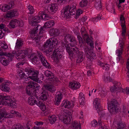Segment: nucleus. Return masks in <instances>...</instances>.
<instances>
[{
  "mask_svg": "<svg viewBox=\"0 0 129 129\" xmlns=\"http://www.w3.org/2000/svg\"><path fill=\"white\" fill-rule=\"evenodd\" d=\"M38 106L42 110H44L46 109V106L43 103V102H41L40 101H39L38 103L37 102V104Z\"/></svg>",
  "mask_w": 129,
  "mask_h": 129,
  "instance_id": "obj_45",
  "label": "nucleus"
},
{
  "mask_svg": "<svg viewBox=\"0 0 129 129\" xmlns=\"http://www.w3.org/2000/svg\"><path fill=\"white\" fill-rule=\"evenodd\" d=\"M42 95L40 97V99L43 101H45L47 99L48 93L45 90H43L42 92Z\"/></svg>",
  "mask_w": 129,
  "mask_h": 129,
  "instance_id": "obj_35",
  "label": "nucleus"
},
{
  "mask_svg": "<svg viewBox=\"0 0 129 129\" xmlns=\"http://www.w3.org/2000/svg\"><path fill=\"white\" fill-rule=\"evenodd\" d=\"M38 56L42 63L43 65L46 68L49 69L51 68V66L49 64L47 61L45 57L43 56L42 53L40 51H37Z\"/></svg>",
  "mask_w": 129,
  "mask_h": 129,
  "instance_id": "obj_10",
  "label": "nucleus"
},
{
  "mask_svg": "<svg viewBox=\"0 0 129 129\" xmlns=\"http://www.w3.org/2000/svg\"><path fill=\"white\" fill-rule=\"evenodd\" d=\"M74 7L76 8V6L75 4L73 3L70 5H68L65 7L63 9L64 14V17L66 18H69V15L68 14V11L69 8H72Z\"/></svg>",
  "mask_w": 129,
  "mask_h": 129,
  "instance_id": "obj_18",
  "label": "nucleus"
},
{
  "mask_svg": "<svg viewBox=\"0 0 129 129\" xmlns=\"http://www.w3.org/2000/svg\"><path fill=\"white\" fill-rule=\"evenodd\" d=\"M112 80V79L110 78L109 76H106L105 78V77L104 81L105 82L109 83Z\"/></svg>",
  "mask_w": 129,
  "mask_h": 129,
  "instance_id": "obj_62",
  "label": "nucleus"
},
{
  "mask_svg": "<svg viewBox=\"0 0 129 129\" xmlns=\"http://www.w3.org/2000/svg\"><path fill=\"white\" fill-rule=\"evenodd\" d=\"M69 85L72 89H77L79 88L80 86L79 83L77 82H71L70 83Z\"/></svg>",
  "mask_w": 129,
  "mask_h": 129,
  "instance_id": "obj_32",
  "label": "nucleus"
},
{
  "mask_svg": "<svg viewBox=\"0 0 129 129\" xmlns=\"http://www.w3.org/2000/svg\"><path fill=\"white\" fill-rule=\"evenodd\" d=\"M99 100L98 98H96L94 101L93 103L94 105L95 106L96 109H99L98 110V113L99 114L100 116L101 117H104L105 115V111L102 110V108L100 107V105L99 102Z\"/></svg>",
  "mask_w": 129,
  "mask_h": 129,
  "instance_id": "obj_5",
  "label": "nucleus"
},
{
  "mask_svg": "<svg viewBox=\"0 0 129 129\" xmlns=\"http://www.w3.org/2000/svg\"><path fill=\"white\" fill-rule=\"evenodd\" d=\"M65 118H67V120L64 121V123L66 124H68L70 123L71 121V118H72V116L71 114L68 113V114L66 115Z\"/></svg>",
  "mask_w": 129,
  "mask_h": 129,
  "instance_id": "obj_38",
  "label": "nucleus"
},
{
  "mask_svg": "<svg viewBox=\"0 0 129 129\" xmlns=\"http://www.w3.org/2000/svg\"><path fill=\"white\" fill-rule=\"evenodd\" d=\"M23 25L24 23L22 21L14 19L12 20L10 22L9 26L10 28H14L17 26H22Z\"/></svg>",
  "mask_w": 129,
  "mask_h": 129,
  "instance_id": "obj_12",
  "label": "nucleus"
},
{
  "mask_svg": "<svg viewBox=\"0 0 129 129\" xmlns=\"http://www.w3.org/2000/svg\"><path fill=\"white\" fill-rule=\"evenodd\" d=\"M0 8L4 12H6L8 10H9L7 4L5 5H4L2 6L1 7V6H0Z\"/></svg>",
  "mask_w": 129,
  "mask_h": 129,
  "instance_id": "obj_55",
  "label": "nucleus"
},
{
  "mask_svg": "<svg viewBox=\"0 0 129 129\" xmlns=\"http://www.w3.org/2000/svg\"><path fill=\"white\" fill-rule=\"evenodd\" d=\"M58 43V41L56 38L55 37L51 38L46 42L44 44V47L45 48L51 46L55 47Z\"/></svg>",
  "mask_w": 129,
  "mask_h": 129,
  "instance_id": "obj_7",
  "label": "nucleus"
},
{
  "mask_svg": "<svg viewBox=\"0 0 129 129\" xmlns=\"http://www.w3.org/2000/svg\"><path fill=\"white\" fill-rule=\"evenodd\" d=\"M87 1L86 0H82L80 3V6L83 8L87 6Z\"/></svg>",
  "mask_w": 129,
  "mask_h": 129,
  "instance_id": "obj_49",
  "label": "nucleus"
},
{
  "mask_svg": "<svg viewBox=\"0 0 129 129\" xmlns=\"http://www.w3.org/2000/svg\"><path fill=\"white\" fill-rule=\"evenodd\" d=\"M102 2L101 0H96V3L95 4V6L96 7L101 8L102 7Z\"/></svg>",
  "mask_w": 129,
  "mask_h": 129,
  "instance_id": "obj_50",
  "label": "nucleus"
},
{
  "mask_svg": "<svg viewBox=\"0 0 129 129\" xmlns=\"http://www.w3.org/2000/svg\"><path fill=\"white\" fill-rule=\"evenodd\" d=\"M61 105L62 107L64 106L65 108H69L71 107V103L68 100L64 101Z\"/></svg>",
  "mask_w": 129,
  "mask_h": 129,
  "instance_id": "obj_33",
  "label": "nucleus"
},
{
  "mask_svg": "<svg viewBox=\"0 0 129 129\" xmlns=\"http://www.w3.org/2000/svg\"><path fill=\"white\" fill-rule=\"evenodd\" d=\"M48 8H50V11H50V13L52 14L55 13L58 8V6H57V5L55 4L49 5L48 7Z\"/></svg>",
  "mask_w": 129,
  "mask_h": 129,
  "instance_id": "obj_30",
  "label": "nucleus"
},
{
  "mask_svg": "<svg viewBox=\"0 0 129 129\" xmlns=\"http://www.w3.org/2000/svg\"><path fill=\"white\" fill-rule=\"evenodd\" d=\"M17 55H18V53L16 52L15 51H13L12 52V54L9 53H7L4 52H0V56H7L8 57L10 58L11 59L13 58L14 57H15L16 58Z\"/></svg>",
  "mask_w": 129,
  "mask_h": 129,
  "instance_id": "obj_23",
  "label": "nucleus"
},
{
  "mask_svg": "<svg viewBox=\"0 0 129 129\" xmlns=\"http://www.w3.org/2000/svg\"><path fill=\"white\" fill-rule=\"evenodd\" d=\"M71 35L68 34L64 35V39L66 43L68 42V40H69L70 39Z\"/></svg>",
  "mask_w": 129,
  "mask_h": 129,
  "instance_id": "obj_52",
  "label": "nucleus"
},
{
  "mask_svg": "<svg viewBox=\"0 0 129 129\" xmlns=\"http://www.w3.org/2000/svg\"><path fill=\"white\" fill-rule=\"evenodd\" d=\"M84 49L85 53L86 54L87 57L90 61H92L95 58V54L93 53L92 50L86 47H85Z\"/></svg>",
  "mask_w": 129,
  "mask_h": 129,
  "instance_id": "obj_11",
  "label": "nucleus"
},
{
  "mask_svg": "<svg viewBox=\"0 0 129 129\" xmlns=\"http://www.w3.org/2000/svg\"><path fill=\"white\" fill-rule=\"evenodd\" d=\"M11 129H23L22 126L20 124L14 125L12 127Z\"/></svg>",
  "mask_w": 129,
  "mask_h": 129,
  "instance_id": "obj_53",
  "label": "nucleus"
},
{
  "mask_svg": "<svg viewBox=\"0 0 129 129\" xmlns=\"http://www.w3.org/2000/svg\"><path fill=\"white\" fill-rule=\"evenodd\" d=\"M11 84V82L6 81V82H4L0 86V88L2 90L9 92L10 90L9 84Z\"/></svg>",
  "mask_w": 129,
  "mask_h": 129,
  "instance_id": "obj_19",
  "label": "nucleus"
},
{
  "mask_svg": "<svg viewBox=\"0 0 129 129\" xmlns=\"http://www.w3.org/2000/svg\"><path fill=\"white\" fill-rule=\"evenodd\" d=\"M40 14L39 15V16L38 17L39 18H41L45 19L46 14L44 12H39Z\"/></svg>",
  "mask_w": 129,
  "mask_h": 129,
  "instance_id": "obj_56",
  "label": "nucleus"
},
{
  "mask_svg": "<svg viewBox=\"0 0 129 129\" xmlns=\"http://www.w3.org/2000/svg\"><path fill=\"white\" fill-rule=\"evenodd\" d=\"M30 52H29V55H28V58H29L30 60H33L34 59L35 57H36V55L35 53H33L31 54H30L29 53Z\"/></svg>",
  "mask_w": 129,
  "mask_h": 129,
  "instance_id": "obj_59",
  "label": "nucleus"
},
{
  "mask_svg": "<svg viewBox=\"0 0 129 129\" xmlns=\"http://www.w3.org/2000/svg\"><path fill=\"white\" fill-rule=\"evenodd\" d=\"M125 126L124 122L120 121L117 123V129H127L124 128Z\"/></svg>",
  "mask_w": 129,
  "mask_h": 129,
  "instance_id": "obj_36",
  "label": "nucleus"
},
{
  "mask_svg": "<svg viewBox=\"0 0 129 129\" xmlns=\"http://www.w3.org/2000/svg\"><path fill=\"white\" fill-rule=\"evenodd\" d=\"M79 100L80 105H83L85 104V98H79Z\"/></svg>",
  "mask_w": 129,
  "mask_h": 129,
  "instance_id": "obj_60",
  "label": "nucleus"
},
{
  "mask_svg": "<svg viewBox=\"0 0 129 129\" xmlns=\"http://www.w3.org/2000/svg\"><path fill=\"white\" fill-rule=\"evenodd\" d=\"M24 71L25 72L26 74L30 76H35V79L37 80H41L38 78V72L37 70H34L33 69L30 68H25Z\"/></svg>",
  "mask_w": 129,
  "mask_h": 129,
  "instance_id": "obj_6",
  "label": "nucleus"
},
{
  "mask_svg": "<svg viewBox=\"0 0 129 129\" xmlns=\"http://www.w3.org/2000/svg\"><path fill=\"white\" fill-rule=\"evenodd\" d=\"M29 23L32 26H34L37 25L38 23L40 21L39 18L37 17H34L31 16L30 18H29Z\"/></svg>",
  "mask_w": 129,
  "mask_h": 129,
  "instance_id": "obj_17",
  "label": "nucleus"
},
{
  "mask_svg": "<svg viewBox=\"0 0 129 129\" xmlns=\"http://www.w3.org/2000/svg\"><path fill=\"white\" fill-rule=\"evenodd\" d=\"M32 62L33 63H34L37 64L39 62V59L36 56L34 59L32 60Z\"/></svg>",
  "mask_w": 129,
  "mask_h": 129,
  "instance_id": "obj_63",
  "label": "nucleus"
},
{
  "mask_svg": "<svg viewBox=\"0 0 129 129\" xmlns=\"http://www.w3.org/2000/svg\"><path fill=\"white\" fill-rule=\"evenodd\" d=\"M72 127L74 129H81V126L76 121H75L72 123Z\"/></svg>",
  "mask_w": 129,
  "mask_h": 129,
  "instance_id": "obj_40",
  "label": "nucleus"
},
{
  "mask_svg": "<svg viewBox=\"0 0 129 129\" xmlns=\"http://www.w3.org/2000/svg\"><path fill=\"white\" fill-rule=\"evenodd\" d=\"M0 62L4 66H7L9 64L8 60L5 59V58L3 57H2V59L0 60Z\"/></svg>",
  "mask_w": 129,
  "mask_h": 129,
  "instance_id": "obj_48",
  "label": "nucleus"
},
{
  "mask_svg": "<svg viewBox=\"0 0 129 129\" xmlns=\"http://www.w3.org/2000/svg\"><path fill=\"white\" fill-rule=\"evenodd\" d=\"M71 113V112L69 111H67L65 110H63L61 109L60 112L59 113V119L61 121L62 120L64 123V121L67 120V118H65L66 115L68 114L67 113Z\"/></svg>",
  "mask_w": 129,
  "mask_h": 129,
  "instance_id": "obj_21",
  "label": "nucleus"
},
{
  "mask_svg": "<svg viewBox=\"0 0 129 129\" xmlns=\"http://www.w3.org/2000/svg\"><path fill=\"white\" fill-rule=\"evenodd\" d=\"M54 24V22L53 20H52L45 23L43 27H41L40 25H38L36 28V29H34L31 31V38H33L34 36L37 32V30L38 29V28L40 29L39 34L42 33L43 31L45 30L47 28H50L53 26Z\"/></svg>",
  "mask_w": 129,
  "mask_h": 129,
  "instance_id": "obj_2",
  "label": "nucleus"
},
{
  "mask_svg": "<svg viewBox=\"0 0 129 129\" xmlns=\"http://www.w3.org/2000/svg\"><path fill=\"white\" fill-rule=\"evenodd\" d=\"M76 34L77 36L78 40L79 41V43L81 47L82 46V45L84 43V41L80 36V33H79L77 31L76 32Z\"/></svg>",
  "mask_w": 129,
  "mask_h": 129,
  "instance_id": "obj_34",
  "label": "nucleus"
},
{
  "mask_svg": "<svg viewBox=\"0 0 129 129\" xmlns=\"http://www.w3.org/2000/svg\"><path fill=\"white\" fill-rule=\"evenodd\" d=\"M66 0H55V2H56L58 5H60L62 3H64Z\"/></svg>",
  "mask_w": 129,
  "mask_h": 129,
  "instance_id": "obj_61",
  "label": "nucleus"
},
{
  "mask_svg": "<svg viewBox=\"0 0 129 129\" xmlns=\"http://www.w3.org/2000/svg\"><path fill=\"white\" fill-rule=\"evenodd\" d=\"M44 52L46 53V55L48 57H50V55H51L53 56L52 54L53 51V49L52 48L49 49L48 50H45Z\"/></svg>",
  "mask_w": 129,
  "mask_h": 129,
  "instance_id": "obj_46",
  "label": "nucleus"
},
{
  "mask_svg": "<svg viewBox=\"0 0 129 129\" xmlns=\"http://www.w3.org/2000/svg\"><path fill=\"white\" fill-rule=\"evenodd\" d=\"M44 87L46 89L51 92H54L56 90L55 87L51 84H47L44 85Z\"/></svg>",
  "mask_w": 129,
  "mask_h": 129,
  "instance_id": "obj_26",
  "label": "nucleus"
},
{
  "mask_svg": "<svg viewBox=\"0 0 129 129\" xmlns=\"http://www.w3.org/2000/svg\"><path fill=\"white\" fill-rule=\"evenodd\" d=\"M7 5L8 7L9 10L11 8L14 7V2L13 1H10L9 3L8 4H7Z\"/></svg>",
  "mask_w": 129,
  "mask_h": 129,
  "instance_id": "obj_57",
  "label": "nucleus"
},
{
  "mask_svg": "<svg viewBox=\"0 0 129 129\" xmlns=\"http://www.w3.org/2000/svg\"><path fill=\"white\" fill-rule=\"evenodd\" d=\"M40 39L39 38H36V37H35L34 39V41L33 43L36 46L39 47L40 46V42L39 40Z\"/></svg>",
  "mask_w": 129,
  "mask_h": 129,
  "instance_id": "obj_47",
  "label": "nucleus"
},
{
  "mask_svg": "<svg viewBox=\"0 0 129 129\" xmlns=\"http://www.w3.org/2000/svg\"><path fill=\"white\" fill-rule=\"evenodd\" d=\"M92 124L93 127L96 126L98 125L100 126L102 125V122L101 120H100L98 121V123L96 120H94L92 122Z\"/></svg>",
  "mask_w": 129,
  "mask_h": 129,
  "instance_id": "obj_43",
  "label": "nucleus"
},
{
  "mask_svg": "<svg viewBox=\"0 0 129 129\" xmlns=\"http://www.w3.org/2000/svg\"><path fill=\"white\" fill-rule=\"evenodd\" d=\"M30 50V49H28L27 50H21L18 51L16 59L19 61H22V59L24 58L28 54L29 51Z\"/></svg>",
  "mask_w": 129,
  "mask_h": 129,
  "instance_id": "obj_8",
  "label": "nucleus"
},
{
  "mask_svg": "<svg viewBox=\"0 0 129 129\" xmlns=\"http://www.w3.org/2000/svg\"><path fill=\"white\" fill-rule=\"evenodd\" d=\"M4 101L2 103L5 105H7L14 108H16L17 107V104L11 99L9 97L5 96V99H4Z\"/></svg>",
  "mask_w": 129,
  "mask_h": 129,
  "instance_id": "obj_9",
  "label": "nucleus"
},
{
  "mask_svg": "<svg viewBox=\"0 0 129 129\" xmlns=\"http://www.w3.org/2000/svg\"><path fill=\"white\" fill-rule=\"evenodd\" d=\"M84 40L85 41L86 40V42L88 44V45H89L91 47L92 49L94 48V43L92 41V38H89L88 36L86 34H84V36L83 37Z\"/></svg>",
  "mask_w": 129,
  "mask_h": 129,
  "instance_id": "obj_20",
  "label": "nucleus"
},
{
  "mask_svg": "<svg viewBox=\"0 0 129 129\" xmlns=\"http://www.w3.org/2000/svg\"><path fill=\"white\" fill-rule=\"evenodd\" d=\"M18 13L16 10H13L10 11L6 14V18L9 19L12 17L17 16Z\"/></svg>",
  "mask_w": 129,
  "mask_h": 129,
  "instance_id": "obj_25",
  "label": "nucleus"
},
{
  "mask_svg": "<svg viewBox=\"0 0 129 129\" xmlns=\"http://www.w3.org/2000/svg\"><path fill=\"white\" fill-rule=\"evenodd\" d=\"M66 47L67 51L70 57L75 58L77 56V63H80L83 61L85 58V56L83 54V53L82 52L79 51L78 48L72 47L71 49L68 45Z\"/></svg>",
  "mask_w": 129,
  "mask_h": 129,
  "instance_id": "obj_1",
  "label": "nucleus"
},
{
  "mask_svg": "<svg viewBox=\"0 0 129 129\" xmlns=\"http://www.w3.org/2000/svg\"><path fill=\"white\" fill-rule=\"evenodd\" d=\"M51 35H53L55 36L58 35L59 32L58 30L56 29H51L50 31Z\"/></svg>",
  "mask_w": 129,
  "mask_h": 129,
  "instance_id": "obj_39",
  "label": "nucleus"
},
{
  "mask_svg": "<svg viewBox=\"0 0 129 129\" xmlns=\"http://www.w3.org/2000/svg\"><path fill=\"white\" fill-rule=\"evenodd\" d=\"M35 82L33 81H31L28 83L27 85V88L30 89V88H31V89L33 90V92L34 91L35 87Z\"/></svg>",
  "mask_w": 129,
  "mask_h": 129,
  "instance_id": "obj_37",
  "label": "nucleus"
},
{
  "mask_svg": "<svg viewBox=\"0 0 129 129\" xmlns=\"http://www.w3.org/2000/svg\"><path fill=\"white\" fill-rule=\"evenodd\" d=\"M68 11V14L69 15V18L70 17L71 15H75L77 12V11L76 8H75L74 7L72 8H69Z\"/></svg>",
  "mask_w": 129,
  "mask_h": 129,
  "instance_id": "obj_41",
  "label": "nucleus"
},
{
  "mask_svg": "<svg viewBox=\"0 0 129 129\" xmlns=\"http://www.w3.org/2000/svg\"><path fill=\"white\" fill-rule=\"evenodd\" d=\"M35 76H29L28 75L25 74L24 72L23 73L21 74V76H20V78L21 79H24V80L27 81L28 80V78L31 79L33 81L39 83V84H42V82L41 80H37V79H35Z\"/></svg>",
  "mask_w": 129,
  "mask_h": 129,
  "instance_id": "obj_13",
  "label": "nucleus"
},
{
  "mask_svg": "<svg viewBox=\"0 0 129 129\" xmlns=\"http://www.w3.org/2000/svg\"><path fill=\"white\" fill-rule=\"evenodd\" d=\"M52 54L54 57H55L57 60H58L62 56L63 52L60 49H57L54 50Z\"/></svg>",
  "mask_w": 129,
  "mask_h": 129,
  "instance_id": "obj_16",
  "label": "nucleus"
},
{
  "mask_svg": "<svg viewBox=\"0 0 129 129\" xmlns=\"http://www.w3.org/2000/svg\"><path fill=\"white\" fill-rule=\"evenodd\" d=\"M55 98V104L56 105H58L60 104L61 100L62 98V94L60 92H57L56 94Z\"/></svg>",
  "mask_w": 129,
  "mask_h": 129,
  "instance_id": "obj_22",
  "label": "nucleus"
},
{
  "mask_svg": "<svg viewBox=\"0 0 129 129\" xmlns=\"http://www.w3.org/2000/svg\"><path fill=\"white\" fill-rule=\"evenodd\" d=\"M117 102L116 100H111L110 103L108 105V109L111 113L115 114L119 111V107L117 106Z\"/></svg>",
  "mask_w": 129,
  "mask_h": 129,
  "instance_id": "obj_3",
  "label": "nucleus"
},
{
  "mask_svg": "<svg viewBox=\"0 0 129 129\" xmlns=\"http://www.w3.org/2000/svg\"><path fill=\"white\" fill-rule=\"evenodd\" d=\"M7 113L6 112L5 108H3L0 110V122L2 121L4 118H9Z\"/></svg>",
  "mask_w": 129,
  "mask_h": 129,
  "instance_id": "obj_24",
  "label": "nucleus"
},
{
  "mask_svg": "<svg viewBox=\"0 0 129 129\" xmlns=\"http://www.w3.org/2000/svg\"><path fill=\"white\" fill-rule=\"evenodd\" d=\"M120 43L119 46L120 47V49L118 50L117 51L116 53L117 54H118V56L119 60L121 58V55L122 54V51L123 50V43L122 41H121L120 42Z\"/></svg>",
  "mask_w": 129,
  "mask_h": 129,
  "instance_id": "obj_27",
  "label": "nucleus"
},
{
  "mask_svg": "<svg viewBox=\"0 0 129 129\" xmlns=\"http://www.w3.org/2000/svg\"><path fill=\"white\" fill-rule=\"evenodd\" d=\"M56 118L55 115H52L49 117V122L51 124H53L55 122L56 120Z\"/></svg>",
  "mask_w": 129,
  "mask_h": 129,
  "instance_id": "obj_44",
  "label": "nucleus"
},
{
  "mask_svg": "<svg viewBox=\"0 0 129 129\" xmlns=\"http://www.w3.org/2000/svg\"><path fill=\"white\" fill-rule=\"evenodd\" d=\"M98 63H99V65L103 68L104 70L108 71L109 69L110 66L109 64L104 63L100 61H99Z\"/></svg>",
  "mask_w": 129,
  "mask_h": 129,
  "instance_id": "obj_31",
  "label": "nucleus"
},
{
  "mask_svg": "<svg viewBox=\"0 0 129 129\" xmlns=\"http://www.w3.org/2000/svg\"><path fill=\"white\" fill-rule=\"evenodd\" d=\"M70 42V43L68 44H66L63 42V46H64L66 50L67 49L66 46L68 45L69 46L70 49H71V48H72V47L74 48V47H76L75 46L76 45V41L75 37L72 35L71 36V38H70L69 40H68V42Z\"/></svg>",
  "mask_w": 129,
  "mask_h": 129,
  "instance_id": "obj_14",
  "label": "nucleus"
},
{
  "mask_svg": "<svg viewBox=\"0 0 129 129\" xmlns=\"http://www.w3.org/2000/svg\"><path fill=\"white\" fill-rule=\"evenodd\" d=\"M114 85L113 86H112L110 88V91L111 92H114L115 91H122L124 92V90L120 86H119V83L117 82L114 81L113 82Z\"/></svg>",
  "mask_w": 129,
  "mask_h": 129,
  "instance_id": "obj_15",
  "label": "nucleus"
},
{
  "mask_svg": "<svg viewBox=\"0 0 129 129\" xmlns=\"http://www.w3.org/2000/svg\"><path fill=\"white\" fill-rule=\"evenodd\" d=\"M44 74L48 79V83L53 84V83L57 82L58 79L54 76V74L48 70L44 72Z\"/></svg>",
  "mask_w": 129,
  "mask_h": 129,
  "instance_id": "obj_4",
  "label": "nucleus"
},
{
  "mask_svg": "<svg viewBox=\"0 0 129 129\" xmlns=\"http://www.w3.org/2000/svg\"><path fill=\"white\" fill-rule=\"evenodd\" d=\"M28 88H26V92L27 94L30 95H31V93H32V92H33V91L32 90L31 88H30V89Z\"/></svg>",
  "mask_w": 129,
  "mask_h": 129,
  "instance_id": "obj_64",
  "label": "nucleus"
},
{
  "mask_svg": "<svg viewBox=\"0 0 129 129\" xmlns=\"http://www.w3.org/2000/svg\"><path fill=\"white\" fill-rule=\"evenodd\" d=\"M8 47L7 44H6L3 43L2 44V46H1V49L0 50V51H1L3 52V51H5L8 49Z\"/></svg>",
  "mask_w": 129,
  "mask_h": 129,
  "instance_id": "obj_54",
  "label": "nucleus"
},
{
  "mask_svg": "<svg viewBox=\"0 0 129 129\" xmlns=\"http://www.w3.org/2000/svg\"><path fill=\"white\" fill-rule=\"evenodd\" d=\"M125 22L124 21H121V26L122 30V34L123 36H124L125 35L126 32V26L125 24Z\"/></svg>",
  "mask_w": 129,
  "mask_h": 129,
  "instance_id": "obj_42",
  "label": "nucleus"
},
{
  "mask_svg": "<svg viewBox=\"0 0 129 129\" xmlns=\"http://www.w3.org/2000/svg\"><path fill=\"white\" fill-rule=\"evenodd\" d=\"M28 103L29 105H33L35 104H37V101L36 100V97L35 95L31 96L28 99Z\"/></svg>",
  "mask_w": 129,
  "mask_h": 129,
  "instance_id": "obj_29",
  "label": "nucleus"
},
{
  "mask_svg": "<svg viewBox=\"0 0 129 129\" xmlns=\"http://www.w3.org/2000/svg\"><path fill=\"white\" fill-rule=\"evenodd\" d=\"M126 66V68L128 70V71L127 73L128 78V80H129V59L127 60V62Z\"/></svg>",
  "mask_w": 129,
  "mask_h": 129,
  "instance_id": "obj_58",
  "label": "nucleus"
},
{
  "mask_svg": "<svg viewBox=\"0 0 129 129\" xmlns=\"http://www.w3.org/2000/svg\"><path fill=\"white\" fill-rule=\"evenodd\" d=\"M27 8L29 11V12H28V13L30 14H32L34 12L35 10L34 9L33 7L30 5H29L28 6Z\"/></svg>",
  "mask_w": 129,
  "mask_h": 129,
  "instance_id": "obj_51",
  "label": "nucleus"
},
{
  "mask_svg": "<svg viewBox=\"0 0 129 129\" xmlns=\"http://www.w3.org/2000/svg\"><path fill=\"white\" fill-rule=\"evenodd\" d=\"M23 42V41L20 39H17L16 43L15 49L18 50L21 49L22 47Z\"/></svg>",
  "mask_w": 129,
  "mask_h": 129,
  "instance_id": "obj_28",
  "label": "nucleus"
}]
</instances>
